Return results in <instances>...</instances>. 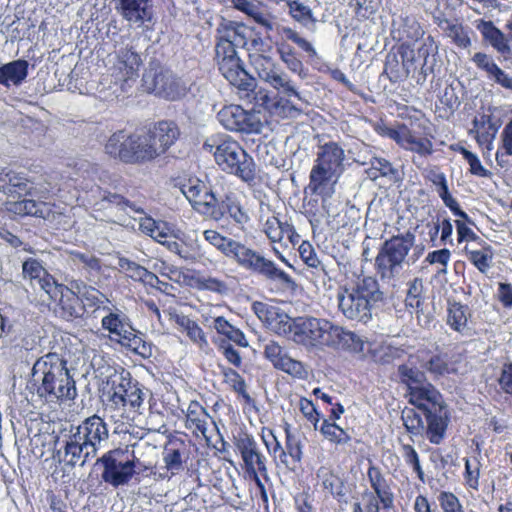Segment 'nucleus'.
I'll return each instance as SVG.
<instances>
[{"label": "nucleus", "instance_id": "1", "mask_svg": "<svg viewBox=\"0 0 512 512\" xmlns=\"http://www.w3.org/2000/svg\"><path fill=\"white\" fill-rule=\"evenodd\" d=\"M292 340L306 348L349 350L360 352L363 341L354 332L315 317H297Z\"/></svg>", "mask_w": 512, "mask_h": 512}, {"label": "nucleus", "instance_id": "2", "mask_svg": "<svg viewBox=\"0 0 512 512\" xmlns=\"http://www.w3.org/2000/svg\"><path fill=\"white\" fill-rule=\"evenodd\" d=\"M49 192L46 186L35 185L20 173L9 171L0 175V193L11 199L9 210L15 214L49 219L52 208L44 201Z\"/></svg>", "mask_w": 512, "mask_h": 512}, {"label": "nucleus", "instance_id": "3", "mask_svg": "<svg viewBox=\"0 0 512 512\" xmlns=\"http://www.w3.org/2000/svg\"><path fill=\"white\" fill-rule=\"evenodd\" d=\"M425 246L415 244V235L406 232L386 240L375 259L377 274L383 281L395 285L404 275L405 266L415 264L423 255Z\"/></svg>", "mask_w": 512, "mask_h": 512}, {"label": "nucleus", "instance_id": "4", "mask_svg": "<svg viewBox=\"0 0 512 512\" xmlns=\"http://www.w3.org/2000/svg\"><path fill=\"white\" fill-rule=\"evenodd\" d=\"M32 377L40 383L38 394L49 401L72 400L77 395L75 381L66 367V361L57 353L40 357L33 365Z\"/></svg>", "mask_w": 512, "mask_h": 512}, {"label": "nucleus", "instance_id": "5", "mask_svg": "<svg viewBox=\"0 0 512 512\" xmlns=\"http://www.w3.org/2000/svg\"><path fill=\"white\" fill-rule=\"evenodd\" d=\"M108 437L107 425L101 417L86 418L65 440L62 461L71 467H83L97 455L101 442Z\"/></svg>", "mask_w": 512, "mask_h": 512}, {"label": "nucleus", "instance_id": "6", "mask_svg": "<svg viewBox=\"0 0 512 512\" xmlns=\"http://www.w3.org/2000/svg\"><path fill=\"white\" fill-rule=\"evenodd\" d=\"M384 300L377 280L373 277L359 279L354 285L338 293V306L350 320L367 323L373 310Z\"/></svg>", "mask_w": 512, "mask_h": 512}, {"label": "nucleus", "instance_id": "7", "mask_svg": "<svg viewBox=\"0 0 512 512\" xmlns=\"http://www.w3.org/2000/svg\"><path fill=\"white\" fill-rule=\"evenodd\" d=\"M204 147L213 153L216 163L223 171L234 174L247 183L255 180V162L237 141L230 137L212 138Z\"/></svg>", "mask_w": 512, "mask_h": 512}, {"label": "nucleus", "instance_id": "8", "mask_svg": "<svg viewBox=\"0 0 512 512\" xmlns=\"http://www.w3.org/2000/svg\"><path fill=\"white\" fill-rule=\"evenodd\" d=\"M344 148L335 141L319 144L314 165L309 175V189L320 194L330 183H335L345 170Z\"/></svg>", "mask_w": 512, "mask_h": 512}, {"label": "nucleus", "instance_id": "9", "mask_svg": "<svg viewBox=\"0 0 512 512\" xmlns=\"http://www.w3.org/2000/svg\"><path fill=\"white\" fill-rule=\"evenodd\" d=\"M138 458L133 450L116 448L110 450L97 459L96 464H101L103 471L102 480L117 488L127 485L136 473V462Z\"/></svg>", "mask_w": 512, "mask_h": 512}, {"label": "nucleus", "instance_id": "10", "mask_svg": "<svg viewBox=\"0 0 512 512\" xmlns=\"http://www.w3.org/2000/svg\"><path fill=\"white\" fill-rule=\"evenodd\" d=\"M229 257L233 258L242 268L257 273L270 281H277L288 287L295 284L291 276L279 269L273 261L239 241H236Z\"/></svg>", "mask_w": 512, "mask_h": 512}, {"label": "nucleus", "instance_id": "11", "mask_svg": "<svg viewBox=\"0 0 512 512\" xmlns=\"http://www.w3.org/2000/svg\"><path fill=\"white\" fill-rule=\"evenodd\" d=\"M251 63L260 80L285 96H294L299 102L308 104L287 73L271 57L257 54L251 57Z\"/></svg>", "mask_w": 512, "mask_h": 512}, {"label": "nucleus", "instance_id": "12", "mask_svg": "<svg viewBox=\"0 0 512 512\" xmlns=\"http://www.w3.org/2000/svg\"><path fill=\"white\" fill-rule=\"evenodd\" d=\"M142 81L147 92L172 101L180 99L187 92L186 86L180 79L158 64L149 65L143 74Z\"/></svg>", "mask_w": 512, "mask_h": 512}, {"label": "nucleus", "instance_id": "13", "mask_svg": "<svg viewBox=\"0 0 512 512\" xmlns=\"http://www.w3.org/2000/svg\"><path fill=\"white\" fill-rule=\"evenodd\" d=\"M114 47V61L110 67L111 76L116 84L121 83L124 90L125 86H130V82H135L138 78L142 59L130 44H125L123 37Z\"/></svg>", "mask_w": 512, "mask_h": 512}, {"label": "nucleus", "instance_id": "14", "mask_svg": "<svg viewBox=\"0 0 512 512\" xmlns=\"http://www.w3.org/2000/svg\"><path fill=\"white\" fill-rule=\"evenodd\" d=\"M233 443L236 451L241 456L246 473H254L256 471L265 480H268L267 459L260 451L254 437L248 433L240 432L234 436Z\"/></svg>", "mask_w": 512, "mask_h": 512}, {"label": "nucleus", "instance_id": "15", "mask_svg": "<svg viewBox=\"0 0 512 512\" xmlns=\"http://www.w3.org/2000/svg\"><path fill=\"white\" fill-rule=\"evenodd\" d=\"M253 310L269 330L278 335L287 336L292 340L296 318L292 319L280 308L263 302H255Z\"/></svg>", "mask_w": 512, "mask_h": 512}, {"label": "nucleus", "instance_id": "16", "mask_svg": "<svg viewBox=\"0 0 512 512\" xmlns=\"http://www.w3.org/2000/svg\"><path fill=\"white\" fill-rule=\"evenodd\" d=\"M221 125L230 131L250 133L259 129L260 122L238 105L223 107L217 114Z\"/></svg>", "mask_w": 512, "mask_h": 512}, {"label": "nucleus", "instance_id": "17", "mask_svg": "<svg viewBox=\"0 0 512 512\" xmlns=\"http://www.w3.org/2000/svg\"><path fill=\"white\" fill-rule=\"evenodd\" d=\"M115 9L124 20L138 28L154 19L152 0H113Z\"/></svg>", "mask_w": 512, "mask_h": 512}, {"label": "nucleus", "instance_id": "18", "mask_svg": "<svg viewBox=\"0 0 512 512\" xmlns=\"http://www.w3.org/2000/svg\"><path fill=\"white\" fill-rule=\"evenodd\" d=\"M180 191L194 209L208 213L217 204L216 195L198 178H189L180 183Z\"/></svg>", "mask_w": 512, "mask_h": 512}, {"label": "nucleus", "instance_id": "19", "mask_svg": "<svg viewBox=\"0 0 512 512\" xmlns=\"http://www.w3.org/2000/svg\"><path fill=\"white\" fill-rule=\"evenodd\" d=\"M264 355L276 369L298 379L307 378L308 371L303 363L290 358L285 349L277 342L270 341L265 344Z\"/></svg>", "mask_w": 512, "mask_h": 512}, {"label": "nucleus", "instance_id": "20", "mask_svg": "<svg viewBox=\"0 0 512 512\" xmlns=\"http://www.w3.org/2000/svg\"><path fill=\"white\" fill-rule=\"evenodd\" d=\"M134 383L135 380L132 379L130 372L125 369L115 372L109 377L107 382V385L111 386L108 392L109 401L116 409L126 410L127 398L131 395L130 391H132Z\"/></svg>", "mask_w": 512, "mask_h": 512}, {"label": "nucleus", "instance_id": "21", "mask_svg": "<svg viewBox=\"0 0 512 512\" xmlns=\"http://www.w3.org/2000/svg\"><path fill=\"white\" fill-rule=\"evenodd\" d=\"M389 137L395 140L403 149L418 154L419 158H426L433 153V143L426 137L417 136L407 127L399 130H390Z\"/></svg>", "mask_w": 512, "mask_h": 512}, {"label": "nucleus", "instance_id": "22", "mask_svg": "<svg viewBox=\"0 0 512 512\" xmlns=\"http://www.w3.org/2000/svg\"><path fill=\"white\" fill-rule=\"evenodd\" d=\"M221 74L232 84L243 91H253L255 80L243 67L239 57L217 62Z\"/></svg>", "mask_w": 512, "mask_h": 512}, {"label": "nucleus", "instance_id": "23", "mask_svg": "<svg viewBox=\"0 0 512 512\" xmlns=\"http://www.w3.org/2000/svg\"><path fill=\"white\" fill-rule=\"evenodd\" d=\"M158 155H163L180 136V129L173 121L163 120L155 123L147 130Z\"/></svg>", "mask_w": 512, "mask_h": 512}, {"label": "nucleus", "instance_id": "24", "mask_svg": "<svg viewBox=\"0 0 512 512\" xmlns=\"http://www.w3.org/2000/svg\"><path fill=\"white\" fill-rule=\"evenodd\" d=\"M104 151L114 159L134 164L133 156L128 155L133 153L132 133L128 134L125 130L114 132L105 143Z\"/></svg>", "mask_w": 512, "mask_h": 512}, {"label": "nucleus", "instance_id": "25", "mask_svg": "<svg viewBox=\"0 0 512 512\" xmlns=\"http://www.w3.org/2000/svg\"><path fill=\"white\" fill-rule=\"evenodd\" d=\"M213 219L220 220L228 215L237 224L244 225L249 221L247 212L242 208L234 194H226L224 198L218 199L215 207L210 208Z\"/></svg>", "mask_w": 512, "mask_h": 512}, {"label": "nucleus", "instance_id": "26", "mask_svg": "<svg viewBox=\"0 0 512 512\" xmlns=\"http://www.w3.org/2000/svg\"><path fill=\"white\" fill-rule=\"evenodd\" d=\"M247 28L243 23L221 18L216 30V42L245 47L247 44Z\"/></svg>", "mask_w": 512, "mask_h": 512}, {"label": "nucleus", "instance_id": "27", "mask_svg": "<svg viewBox=\"0 0 512 512\" xmlns=\"http://www.w3.org/2000/svg\"><path fill=\"white\" fill-rule=\"evenodd\" d=\"M233 6L249 16L255 23L265 31H273L276 27L275 16L268 10L263 9L260 3L256 4L249 0H231Z\"/></svg>", "mask_w": 512, "mask_h": 512}, {"label": "nucleus", "instance_id": "28", "mask_svg": "<svg viewBox=\"0 0 512 512\" xmlns=\"http://www.w3.org/2000/svg\"><path fill=\"white\" fill-rule=\"evenodd\" d=\"M58 308L56 312L58 315L67 320L81 318L84 314V305L81 304L77 291L75 289L66 288L58 296Z\"/></svg>", "mask_w": 512, "mask_h": 512}, {"label": "nucleus", "instance_id": "29", "mask_svg": "<svg viewBox=\"0 0 512 512\" xmlns=\"http://www.w3.org/2000/svg\"><path fill=\"white\" fill-rule=\"evenodd\" d=\"M29 63L24 59H17L0 66V85L6 88L20 86L28 76Z\"/></svg>", "mask_w": 512, "mask_h": 512}, {"label": "nucleus", "instance_id": "30", "mask_svg": "<svg viewBox=\"0 0 512 512\" xmlns=\"http://www.w3.org/2000/svg\"><path fill=\"white\" fill-rule=\"evenodd\" d=\"M410 402L423 413L427 412V408L432 410L434 406H442L440 393L426 381L410 391Z\"/></svg>", "mask_w": 512, "mask_h": 512}, {"label": "nucleus", "instance_id": "31", "mask_svg": "<svg viewBox=\"0 0 512 512\" xmlns=\"http://www.w3.org/2000/svg\"><path fill=\"white\" fill-rule=\"evenodd\" d=\"M256 99L259 106L268 110L270 114L281 118L296 117L302 112V108L296 103L290 100L284 103L281 100L271 99L267 93L260 92Z\"/></svg>", "mask_w": 512, "mask_h": 512}, {"label": "nucleus", "instance_id": "32", "mask_svg": "<svg viewBox=\"0 0 512 512\" xmlns=\"http://www.w3.org/2000/svg\"><path fill=\"white\" fill-rule=\"evenodd\" d=\"M134 164L144 163L159 157L148 131L132 133Z\"/></svg>", "mask_w": 512, "mask_h": 512}, {"label": "nucleus", "instance_id": "33", "mask_svg": "<svg viewBox=\"0 0 512 512\" xmlns=\"http://www.w3.org/2000/svg\"><path fill=\"white\" fill-rule=\"evenodd\" d=\"M101 325L110 333V339L119 344L127 338L133 328L125 315L111 311L102 318Z\"/></svg>", "mask_w": 512, "mask_h": 512}, {"label": "nucleus", "instance_id": "34", "mask_svg": "<svg viewBox=\"0 0 512 512\" xmlns=\"http://www.w3.org/2000/svg\"><path fill=\"white\" fill-rule=\"evenodd\" d=\"M427 420V438L433 444H439L445 434L447 428V420L445 417L443 406H434V409L424 412Z\"/></svg>", "mask_w": 512, "mask_h": 512}, {"label": "nucleus", "instance_id": "35", "mask_svg": "<svg viewBox=\"0 0 512 512\" xmlns=\"http://www.w3.org/2000/svg\"><path fill=\"white\" fill-rule=\"evenodd\" d=\"M264 232L272 242H280L284 237H287L293 244L299 241V235L295 232L293 226L280 221L275 216L267 218L264 224Z\"/></svg>", "mask_w": 512, "mask_h": 512}, {"label": "nucleus", "instance_id": "36", "mask_svg": "<svg viewBox=\"0 0 512 512\" xmlns=\"http://www.w3.org/2000/svg\"><path fill=\"white\" fill-rule=\"evenodd\" d=\"M72 289L77 291L80 302L84 305V309L87 307L94 308L95 310L103 307L110 311L108 307H105L104 304L109 302L108 298L99 290L92 286H87L83 282L73 281L71 282Z\"/></svg>", "mask_w": 512, "mask_h": 512}, {"label": "nucleus", "instance_id": "37", "mask_svg": "<svg viewBox=\"0 0 512 512\" xmlns=\"http://www.w3.org/2000/svg\"><path fill=\"white\" fill-rule=\"evenodd\" d=\"M118 267L134 281L142 282L144 284L150 285L151 287H155L158 283H160V280L156 274L148 271L143 266L125 257L118 258Z\"/></svg>", "mask_w": 512, "mask_h": 512}, {"label": "nucleus", "instance_id": "38", "mask_svg": "<svg viewBox=\"0 0 512 512\" xmlns=\"http://www.w3.org/2000/svg\"><path fill=\"white\" fill-rule=\"evenodd\" d=\"M477 29L483 38L488 41L493 48L503 55L511 53L508 39L491 21L481 20L477 25Z\"/></svg>", "mask_w": 512, "mask_h": 512}, {"label": "nucleus", "instance_id": "39", "mask_svg": "<svg viewBox=\"0 0 512 512\" xmlns=\"http://www.w3.org/2000/svg\"><path fill=\"white\" fill-rule=\"evenodd\" d=\"M210 419L211 417L200 404L192 402L189 405L186 414V426L188 428H194L195 431L200 432L203 437L208 438L207 430Z\"/></svg>", "mask_w": 512, "mask_h": 512}, {"label": "nucleus", "instance_id": "40", "mask_svg": "<svg viewBox=\"0 0 512 512\" xmlns=\"http://www.w3.org/2000/svg\"><path fill=\"white\" fill-rule=\"evenodd\" d=\"M447 324L455 331L464 334L467 328L469 308L459 302H449Z\"/></svg>", "mask_w": 512, "mask_h": 512}, {"label": "nucleus", "instance_id": "41", "mask_svg": "<svg viewBox=\"0 0 512 512\" xmlns=\"http://www.w3.org/2000/svg\"><path fill=\"white\" fill-rule=\"evenodd\" d=\"M467 259L481 272L487 273L491 268L493 251L491 246H485L480 250L472 249L469 246L464 248Z\"/></svg>", "mask_w": 512, "mask_h": 512}, {"label": "nucleus", "instance_id": "42", "mask_svg": "<svg viewBox=\"0 0 512 512\" xmlns=\"http://www.w3.org/2000/svg\"><path fill=\"white\" fill-rule=\"evenodd\" d=\"M398 375L401 382L406 384L410 391L426 381L424 372L420 371L411 359L398 366Z\"/></svg>", "mask_w": 512, "mask_h": 512}, {"label": "nucleus", "instance_id": "43", "mask_svg": "<svg viewBox=\"0 0 512 512\" xmlns=\"http://www.w3.org/2000/svg\"><path fill=\"white\" fill-rule=\"evenodd\" d=\"M120 345L143 358H149L153 354L152 344L150 342H146L143 339L142 334L138 333L134 328H132L130 334L127 335V338L121 341Z\"/></svg>", "mask_w": 512, "mask_h": 512}, {"label": "nucleus", "instance_id": "44", "mask_svg": "<svg viewBox=\"0 0 512 512\" xmlns=\"http://www.w3.org/2000/svg\"><path fill=\"white\" fill-rule=\"evenodd\" d=\"M213 327L217 333L224 335L228 340L239 346L247 347L248 342L243 332L231 325L224 317H216L213 321Z\"/></svg>", "mask_w": 512, "mask_h": 512}, {"label": "nucleus", "instance_id": "45", "mask_svg": "<svg viewBox=\"0 0 512 512\" xmlns=\"http://www.w3.org/2000/svg\"><path fill=\"white\" fill-rule=\"evenodd\" d=\"M289 8V15L292 19L300 23L304 27H309L310 24L314 25L316 19L310 7L298 0L284 1Z\"/></svg>", "mask_w": 512, "mask_h": 512}, {"label": "nucleus", "instance_id": "46", "mask_svg": "<svg viewBox=\"0 0 512 512\" xmlns=\"http://www.w3.org/2000/svg\"><path fill=\"white\" fill-rule=\"evenodd\" d=\"M370 170L369 175L373 179L378 177H389L391 180L399 179V172L393 165L386 159L381 157H372L369 161Z\"/></svg>", "mask_w": 512, "mask_h": 512}, {"label": "nucleus", "instance_id": "47", "mask_svg": "<svg viewBox=\"0 0 512 512\" xmlns=\"http://www.w3.org/2000/svg\"><path fill=\"white\" fill-rule=\"evenodd\" d=\"M318 476L322 479L324 489L333 496L343 497L345 495L343 481L330 470L322 468L319 470Z\"/></svg>", "mask_w": 512, "mask_h": 512}, {"label": "nucleus", "instance_id": "48", "mask_svg": "<svg viewBox=\"0 0 512 512\" xmlns=\"http://www.w3.org/2000/svg\"><path fill=\"white\" fill-rule=\"evenodd\" d=\"M320 432L327 440L336 444H345L350 440V436L346 431L327 419L323 420Z\"/></svg>", "mask_w": 512, "mask_h": 512}, {"label": "nucleus", "instance_id": "49", "mask_svg": "<svg viewBox=\"0 0 512 512\" xmlns=\"http://www.w3.org/2000/svg\"><path fill=\"white\" fill-rule=\"evenodd\" d=\"M203 235L207 242L229 257L236 240L224 237L215 230H205Z\"/></svg>", "mask_w": 512, "mask_h": 512}, {"label": "nucleus", "instance_id": "50", "mask_svg": "<svg viewBox=\"0 0 512 512\" xmlns=\"http://www.w3.org/2000/svg\"><path fill=\"white\" fill-rule=\"evenodd\" d=\"M280 59L285 63L287 68L293 72L301 75L304 71L303 63L297 58L294 49L289 45H281L277 47Z\"/></svg>", "mask_w": 512, "mask_h": 512}, {"label": "nucleus", "instance_id": "51", "mask_svg": "<svg viewBox=\"0 0 512 512\" xmlns=\"http://www.w3.org/2000/svg\"><path fill=\"white\" fill-rule=\"evenodd\" d=\"M482 128L483 131H478L476 135V141L481 146H486L488 150L492 149L493 140L496 137L498 127L491 122L489 116H482Z\"/></svg>", "mask_w": 512, "mask_h": 512}, {"label": "nucleus", "instance_id": "52", "mask_svg": "<svg viewBox=\"0 0 512 512\" xmlns=\"http://www.w3.org/2000/svg\"><path fill=\"white\" fill-rule=\"evenodd\" d=\"M501 145L496 152V161L503 166L502 158L512 156V119L505 125L501 132Z\"/></svg>", "mask_w": 512, "mask_h": 512}, {"label": "nucleus", "instance_id": "53", "mask_svg": "<svg viewBox=\"0 0 512 512\" xmlns=\"http://www.w3.org/2000/svg\"><path fill=\"white\" fill-rule=\"evenodd\" d=\"M286 434V447L287 458L290 457V464L300 462L302 458V444L299 437L293 434L289 428L285 429Z\"/></svg>", "mask_w": 512, "mask_h": 512}, {"label": "nucleus", "instance_id": "54", "mask_svg": "<svg viewBox=\"0 0 512 512\" xmlns=\"http://www.w3.org/2000/svg\"><path fill=\"white\" fill-rule=\"evenodd\" d=\"M36 282L47 293L49 298L54 301H57L58 296L67 288L63 284H58L47 271Z\"/></svg>", "mask_w": 512, "mask_h": 512}, {"label": "nucleus", "instance_id": "55", "mask_svg": "<svg viewBox=\"0 0 512 512\" xmlns=\"http://www.w3.org/2000/svg\"><path fill=\"white\" fill-rule=\"evenodd\" d=\"M298 251L301 259L308 267L322 271L326 274L323 264L319 260L314 248L309 242L303 241L300 244Z\"/></svg>", "mask_w": 512, "mask_h": 512}, {"label": "nucleus", "instance_id": "56", "mask_svg": "<svg viewBox=\"0 0 512 512\" xmlns=\"http://www.w3.org/2000/svg\"><path fill=\"white\" fill-rule=\"evenodd\" d=\"M130 394L129 398H127V408L131 412L142 414L146 393L144 392L142 385H140L136 380Z\"/></svg>", "mask_w": 512, "mask_h": 512}, {"label": "nucleus", "instance_id": "57", "mask_svg": "<svg viewBox=\"0 0 512 512\" xmlns=\"http://www.w3.org/2000/svg\"><path fill=\"white\" fill-rule=\"evenodd\" d=\"M46 272L42 263L35 258H27L22 263V276L31 282L37 281Z\"/></svg>", "mask_w": 512, "mask_h": 512}, {"label": "nucleus", "instance_id": "58", "mask_svg": "<svg viewBox=\"0 0 512 512\" xmlns=\"http://www.w3.org/2000/svg\"><path fill=\"white\" fill-rule=\"evenodd\" d=\"M401 418L406 430L412 434L418 435L424 428L421 416L413 409L404 410Z\"/></svg>", "mask_w": 512, "mask_h": 512}, {"label": "nucleus", "instance_id": "59", "mask_svg": "<svg viewBox=\"0 0 512 512\" xmlns=\"http://www.w3.org/2000/svg\"><path fill=\"white\" fill-rule=\"evenodd\" d=\"M223 376L225 382L231 386V388L241 394L245 398H248V394L246 393V384L244 379L239 375L238 372L231 368H226L223 370Z\"/></svg>", "mask_w": 512, "mask_h": 512}, {"label": "nucleus", "instance_id": "60", "mask_svg": "<svg viewBox=\"0 0 512 512\" xmlns=\"http://www.w3.org/2000/svg\"><path fill=\"white\" fill-rule=\"evenodd\" d=\"M402 456L405 462L412 466L413 470L416 472L418 478L421 481H424V472L421 468L419 456L416 450L409 444H404L402 446Z\"/></svg>", "mask_w": 512, "mask_h": 512}, {"label": "nucleus", "instance_id": "61", "mask_svg": "<svg viewBox=\"0 0 512 512\" xmlns=\"http://www.w3.org/2000/svg\"><path fill=\"white\" fill-rule=\"evenodd\" d=\"M451 258V252L446 249H439L432 252H429L425 258V262L433 265V264H439L442 266V268L439 270L441 273L447 272V265Z\"/></svg>", "mask_w": 512, "mask_h": 512}, {"label": "nucleus", "instance_id": "62", "mask_svg": "<svg viewBox=\"0 0 512 512\" xmlns=\"http://www.w3.org/2000/svg\"><path fill=\"white\" fill-rule=\"evenodd\" d=\"M438 194L444 204L454 213V215L461 217L463 220L470 222L466 212L460 209L458 202L449 193L448 185L442 189H438Z\"/></svg>", "mask_w": 512, "mask_h": 512}, {"label": "nucleus", "instance_id": "63", "mask_svg": "<svg viewBox=\"0 0 512 512\" xmlns=\"http://www.w3.org/2000/svg\"><path fill=\"white\" fill-rule=\"evenodd\" d=\"M423 367L435 376H442L450 373V368L445 359L439 355L431 357Z\"/></svg>", "mask_w": 512, "mask_h": 512}, {"label": "nucleus", "instance_id": "64", "mask_svg": "<svg viewBox=\"0 0 512 512\" xmlns=\"http://www.w3.org/2000/svg\"><path fill=\"white\" fill-rule=\"evenodd\" d=\"M439 502L444 512H463L458 498L450 492H441Z\"/></svg>", "mask_w": 512, "mask_h": 512}]
</instances>
